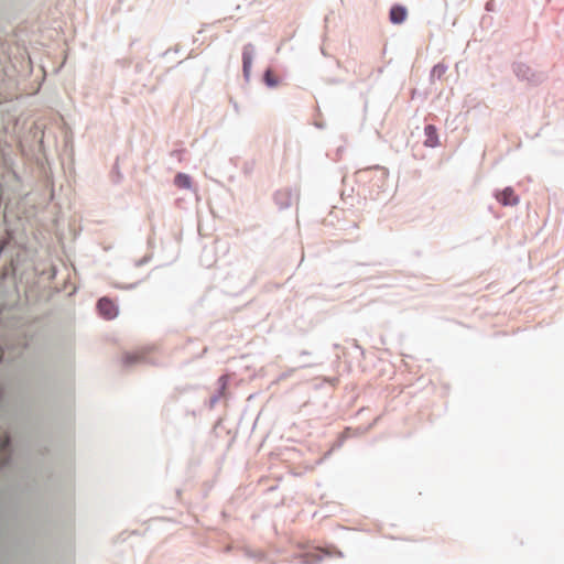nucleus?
I'll list each match as a JSON object with an SVG mask.
<instances>
[{
	"label": "nucleus",
	"mask_w": 564,
	"mask_h": 564,
	"mask_svg": "<svg viewBox=\"0 0 564 564\" xmlns=\"http://www.w3.org/2000/svg\"><path fill=\"white\" fill-rule=\"evenodd\" d=\"M375 167H377V165L360 169L355 172V181L356 183L362 185V194H365L367 185H369L371 182V178L375 173Z\"/></svg>",
	"instance_id": "f3484780"
},
{
	"label": "nucleus",
	"mask_w": 564,
	"mask_h": 564,
	"mask_svg": "<svg viewBox=\"0 0 564 564\" xmlns=\"http://www.w3.org/2000/svg\"><path fill=\"white\" fill-rule=\"evenodd\" d=\"M447 69H448V65L444 61H441V62L434 64L430 70H447Z\"/></svg>",
	"instance_id": "b1692460"
},
{
	"label": "nucleus",
	"mask_w": 564,
	"mask_h": 564,
	"mask_svg": "<svg viewBox=\"0 0 564 564\" xmlns=\"http://www.w3.org/2000/svg\"><path fill=\"white\" fill-rule=\"evenodd\" d=\"M209 389L202 384L176 386L171 392V402L181 403L183 406H194L202 403V399Z\"/></svg>",
	"instance_id": "7ed1b4c3"
},
{
	"label": "nucleus",
	"mask_w": 564,
	"mask_h": 564,
	"mask_svg": "<svg viewBox=\"0 0 564 564\" xmlns=\"http://www.w3.org/2000/svg\"><path fill=\"white\" fill-rule=\"evenodd\" d=\"M203 406L199 408V409H196L195 405L194 406H184V414L185 415H192L194 417H196L197 415H200L202 414V411H203Z\"/></svg>",
	"instance_id": "aec40b11"
},
{
	"label": "nucleus",
	"mask_w": 564,
	"mask_h": 564,
	"mask_svg": "<svg viewBox=\"0 0 564 564\" xmlns=\"http://www.w3.org/2000/svg\"><path fill=\"white\" fill-rule=\"evenodd\" d=\"M389 170L384 166L377 165L375 173L367 189L364 194L365 199L376 200L380 193L384 192L388 184Z\"/></svg>",
	"instance_id": "20e7f679"
},
{
	"label": "nucleus",
	"mask_w": 564,
	"mask_h": 564,
	"mask_svg": "<svg viewBox=\"0 0 564 564\" xmlns=\"http://www.w3.org/2000/svg\"><path fill=\"white\" fill-rule=\"evenodd\" d=\"M184 62H185V59H182V61H178L175 65L165 66L164 70L171 72V70H173V68H175L176 66L182 65Z\"/></svg>",
	"instance_id": "bb28decb"
},
{
	"label": "nucleus",
	"mask_w": 564,
	"mask_h": 564,
	"mask_svg": "<svg viewBox=\"0 0 564 564\" xmlns=\"http://www.w3.org/2000/svg\"><path fill=\"white\" fill-rule=\"evenodd\" d=\"M259 82L269 89H275L282 85L286 78V73H258Z\"/></svg>",
	"instance_id": "9d476101"
},
{
	"label": "nucleus",
	"mask_w": 564,
	"mask_h": 564,
	"mask_svg": "<svg viewBox=\"0 0 564 564\" xmlns=\"http://www.w3.org/2000/svg\"><path fill=\"white\" fill-rule=\"evenodd\" d=\"M172 50L164 51L161 55L163 58H166L171 54Z\"/></svg>",
	"instance_id": "c756f323"
},
{
	"label": "nucleus",
	"mask_w": 564,
	"mask_h": 564,
	"mask_svg": "<svg viewBox=\"0 0 564 564\" xmlns=\"http://www.w3.org/2000/svg\"><path fill=\"white\" fill-rule=\"evenodd\" d=\"M489 210L494 214V207L489 206Z\"/></svg>",
	"instance_id": "ea45409f"
},
{
	"label": "nucleus",
	"mask_w": 564,
	"mask_h": 564,
	"mask_svg": "<svg viewBox=\"0 0 564 564\" xmlns=\"http://www.w3.org/2000/svg\"><path fill=\"white\" fill-rule=\"evenodd\" d=\"M11 441L9 436H6L1 444H0V451L3 455L8 454L10 452Z\"/></svg>",
	"instance_id": "412c9836"
},
{
	"label": "nucleus",
	"mask_w": 564,
	"mask_h": 564,
	"mask_svg": "<svg viewBox=\"0 0 564 564\" xmlns=\"http://www.w3.org/2000/svg\"><path fill=\"white\" fill-rule=\"evenodd\" d=\"M216 384V389L209 395L207 394L208 392L204 394L202 399L203 408L213 410L228 392V381L224 376L218 377Z\"/></svg>",
	"instance_id": "423d86ee"
},
{
	"label": "nucleus",
	"mask_w": 564,
	"mask_h": 564,
	"mask_svg": "<svg viewBox=\"0 0 564 564\" xmlns=\"http://www.w3.org/2000/svg\"><path fill=\"white\" fill-rule=\"evenodd\" d=\"M492 196L496 200L506 207L516 206L520 202V196L516 193L512 186H506L502 189H495Z\"/></svg>",
	"instance_id": "6e6552de"
},
{
	"label": "nucleus",
	"mask_w": 564,
	"mask_h": 564,
	"mask_svg": "<svg viewBox=\"0 0 564 564\" xmlns=\"http://www.w3.org/2000/svg\"><path fill=\"white\" fill-rule=\"evenodd\" d=\"M143 366L165 367L166 358L152 345L143 344Z\"/></svg>",
	"instance_id": "0eeeda50"
},
{
	"label": "nucleus",
	"mask_w": 564,
	"mask_h": 564,
	"mask_svg": "<svg viewBox=\"0 0 564 564\" xmlns=\"http://www.w3.org/2000/svg\"><path fill=\"white\" fill-rule=\"evenodd\" d=\"M341 151H343V148H341V147H339V148L337 149V154H338V153H341Z\"/></svg>",
	"instance_id": "e433bc0d"
},
{
	"label": "nucleus",
	"mask_w": 564,
	"mask_h": 564,
	"mask_svg": "<svg viewBox=\"0 0 564 564\" xmlns=\"http://www.w3.org/2000/svg\"><path fill=\"white\" fill-rule=\"evenodd\" d=\"M262 70L269 72V70H274V69L271 65H268Z\"/></svg>",
	"instance_id": "473e14b6"
},
{
	"label": "nucleus",
	"mask_w": 564,
	"mask_h": 564,
	"mask_svg": "<svg viewBox=\"0 0 564 564\" xmlns=\"http://www.w3.org/2000/svg\"><path fill=\"white\" fill-rule=\"evenodd\" d=\"M409 17L408 7L401 2H393L388 11V20L393 25L403 24Z\"/></svg>",
	"instance_id": "1a4fd4ad"
},
{
	"label": "nucleus",
	"mask_w": 564,
	"mask_h": 564,
	"mask_svg": "<svg viewBox=\"0 0 564 564\" xmlns=\"http://www.w3.org/2000/svg\"><path fill=\"white\" fill-rule=\"evenodd\" d=\"M512 70H523V69H522L520 66H518V68H514V67H513V69H512ZM524 70L530 72V70H531V68H530L529 66H527Z\"/></svg>",
	"instance_id": "2f4dec72"
},
{
	"label": "nucleus",
	"mask_w": 564,
	"mask_h": 564,
	"mask_svg": "<svg viewBox=\"0 0 564 564\" xmlns=\"http://www.w3.org/2000/svg\"><path fill=\"white\" fill-rule=\"evenodd\" d=\"M223 433L225 435H229L231 431L229 429H225L224 426V419L218 417L216 422L213 425V429L210 431V435L215 436L216 438L223 437Z\"/></svg>",
	"instance_id": "6ab92c4d"
},
{
	"label": "nucleus",
	"mask_w": 564,
	"mask_h": 564,
	"mask_svg": "<svg viewBox=\"0 0 564 564\" xmlns=\"http://www.w3.org/2000/svg\"><path fill=\"white\" fill-rule=\"evenodd\" d=\"M256 54V46L252 43L249 42L242 46L240 70H252Z\"/></svg>",
	"instance_id": "4468645a"
},
{
	"label": "nucleus",
	"mask_w": 564,
	"mask_h": 564,
	"mask_svg": "<svg viewBox=\"0 0 564 564\" xmlns=\"http://www.w3.org/2000/svg\"><path fill=\"white\" fill-rule=\"evenodd\" d=\"M324 80L328 85H335V84L343 83V80L340 78H338V77H326V78H324Z\"/></svg>",
	"instance_id": "a878e982"
},
{
	"label": "nucleus",
	"mask_w": 564,
	"mask_h": 564,
	"mask_svg": "<svg viewBox=\"0 0 564 564\" xmlns=\"http://www.w3.org/2000/svg\"><path fill=\"white\" fill-rule=\"evenodd\" d=\"M485 10L487 12H494L496 11V1L495 0H487L485 2Z\"/></svg>",
	"instance_id": "393cba45"
},
{
	"label": "nucleus",
	"mask_w": 564,
	"mask_h": 564,
	"mask_svg": "<svg viewBox=\"0 0 564 564\" xmlns=\"http://www.w3.org/2000/svg\"><path fill=\"white\" fill-rule=\"evenodd\" d=\"M178 403L171 402V394L167 398V401L162 408V417L166 421L172 423L174 420L173 412L176 410Z\"/></svg>",
	"instance_id": "a211bd4d"
},
{
	"label": "nucleus",
	"mask_w": 564,
	"mask_h": 564,
	"mask_svg": "<svg viewBox=\"0 0 564 564\" xmlns=\"http://www.w3.org/2000/svg\"><path fill=\"white\" fill-rule=\"evenodd\" d=\"M292 189L290 187H285L282 189H278L273 194V200L279 209H286L292 205Z\"/></svg>",
	"instance_id": "2eb2a0df"
},
{
	"label": "nucleus",
	"mask_w": 564,
	"mask_h": 564,
	"mask_svg": "<svg viewBox=\"0 0 564 564\" xmlns=\"http://www.w3.org/2000/svg\"><path fill=\"white\" fill-rule=\"evenodd\" d=\"M3 464H4V465H8V464H9V457H8V458H6V460H4V463H3Z\"/></svg>",
	"instance_id": "4c0bfd02"
},
{
	"label": "nucleus",
	"mask_w": 564,
	"mask_h": 564,
	"mask_svg": "<svg viewBox=\"0 0 564 564\" xmlns=\"http://www.w3.org/2000/svg\"><path fill=\"white\" fill-rule=\"evenodd\" d=\"M175 494H176V497H177L178 499H181L182 490H181V489H176Z\"/></svg>",
	"instance_id": "72a5a7b5"
},
{
	"label": "nucleus",
	"mask_w": 564,
	"mask_h": 564,
	"mask_svg": "<svg viewBox=\"0 0 564 564\" xmlns=\"http://www.w3.org/2000/svg\"><path fill=\"white\" fill-rule=\"evenodd\" d=\"M293 557L301 564H319L327 557H344V553L334 544L322 547L312 542H306L297 547Z\"/></svg>",
	"instance_id": "f03ea898"
},
{
	"label": "nucleus",
	"mask_w": 564,
	"mask_h": 564,
	"mask_svg": "<svg viewBox=\"0 0 564 564\" xmlns=\"http://www.w3.org/2000/svg\"><path fill=\"white\" fill-rule=\"evenodd\" d=\"M253 73H242V76H243V80L246 84L249 83L251 76H252Z\"/></svg>",
	"instance_id": "cd10ccee"
},
{
	"label": "nucleus",
	"mask_w": 564,
	"mask_h": 564,
	"mask_svg": "<svg viewBox=\"0 0 564 564\" xmlns=\"http://www.w3.org/2000/svg\"><path fill=\"white\" fill-rule=\"evenodd\" d=\"M412 155L414 159H423L424 154L422 153V147L413 145L412 147Z\"/></svg>",
	"instance_id": "5701e85b"
},
{
	"label": "nucleus",
	"mask_w": 564,
	"mask_h": 564,
	"mask_svg": "<svg viewBox=\"0 0 564 564\" xmlns=\"http://www.w3.org/2000/svg\"><path fill=\"white\" fill-rule=\"evenodd\" d=\"M445 74L446 73H429L427 86L421 88V87H419V79L416 78L419 73H415V76H414V73H411L410 82L415 83V87L412 88V98H414L415 96H420L423 99H426L433 91L436 90V88H434L435 80L443 79Z\"/></svg>",
	"instance_id": "39448f33"
},
{
	"label": "nucleus",
	"mask_w": 564,
	"mask_h": 564,
	"mask_svg": "<svg viewBox=\"0 0 564 564\" xmlns=\"http://www.w3.org/2000/svg\"><path fill=\"white\" fill-rule=\"evenodd\" d=\"M234 108L238 110V105L236 102H234Z\"/></svg>",
	"instance_id": "58836bf2"
},
{
	"label": "nucleus",
	"mask_w": 564,
	"mask_h": 564,
	"mask_svg": "<svg viewBox=\"0 0 564 564\" xmlns=\"http://www.w3.org/2000/svg\"><path fill=\"white\" fill-rule=\"evenodd\" d=\"M97 308L99 314L106 319H113L119 314V308L108 297H101L98 301Z\"/></svg>",
	"instance_id": "9b49d317"
},
{
	"label": "nucleus",
	"mask_w": 564,
	"mask_h": 564,
	"mask_svg": "<svg viewBox=\"0 0 564 564\" xmlns=\"http://www.w3.org/2000/svg\"><path fill=\"white\" fill-rule=\"evenodd\" d=\"M315 127H316L317 129H321V130H322V129H325V122H323V121H321V122H315Z\"/></svg>",
	"instance_id": "c85d7f7f"
},
{
	"label": "nucleus",
	"mask_w": 564,
	"mask_h": 564,
	"mask_svg": "<svg viewBox=\"0 0 564 564\" xmlns=\"http://www.w3.org/2000/svg\"><path fill=\"white\" fill-rule=\"evenodd\" d=\"M519 82H525L529 87L539 86L546 79L545 73H514Z\"/></svg>",
	"instance_id": "dca6fc26"
},
{
	"label": "nucleus",
	"mask_w": 564,
	"mask_h": 564,
	"mask_svg": "<svg viewBox=\"0 0 564 564\" xmlns=\"http://www.w3.org/2000/svg\"><path fill=\"white\" fill-rule=\"evenodd\" d=\"M153 260L156 261V265L145 276H143V282L155 280L161 270L174 261L173 256L165 254V247L162 238H158L153 227H151L150 232L147 236V252L143 254V265Z\"/></svg>",
	"instance_id": "f257e3e1"
},
{
	"label": "nucleus",
	"mask_w": 564,
	"mask_h": 564,
	"mask_svg": "<svg viewBox=\"0 0 564 564\" xmlns=\"http://www.w3.org/2000/svg\"><path fill=\"white\" fill-rule=\"evenodd\" d=\"M173 184L178 189L197 191V184L192 175L184 172H177L174 175Z\"/></svg>",
	"instance_id": "ddd939ff"
},
{
	"label": "nucleus",
	"mask_w": 564,
	"mask_h": 564,
	"mask_svg": "<svg viewBox=\"0 0 564 564\" xmlns=\"http://www.w3.org/2000/svg\"><path fill=\"white\" fill-rule=\"evenodd\" d=\"M245 555L249 558H257V560H263L264 558V554L261 553V552H258V551H253V550H250V549H247L245 551Z\"/></svg>",
	"instance_id": "4be33fe9"
},
{
	"label": "nucleus",
	"mask_w": 564,
	"mask_h": 564,
	"mask_svg": "<svg viewBox=\"0 0 564 564\" xmlns=\"http://www.w3.org/2000/svg\"><path fill=\"white\" fill-rule=\"evenodd\" d=\"M235 440H236V436H235V435L230 437V440L228 441V444H227V448H229V447L232 445V443L235 442Z\"/></svg>",
	"instance_id": "7c9ffc66"
},
{
	"label": "nucleus",
	"mask_w": 564,
	"mask_h": 564,
	"mask_svg": "<svg viewBox=\"0 0 564 564\" xmlns=\"http://www.w3.org/2000/svg\"><path fill=\"white\" fill-rule=\"evenodd\" d=\"M423 147L434 149L441 145L438 128L435 124L425 123Z\"/></svg>",
	"instance_id": "f8f14e48"
},
{
	"label": "nucleus",
	"mask_w": 564,
	"mask_h": 564,
	"mask_svg": "<svg viewBox=\"0 0 564 564\" xmlns=\"http://www.w3.org/2000/svg\"><path fill=\"white\" fill-rule=\"evenodd\" d=\"M459 65H460V62H459V63H456V65H455V72H458V70H459Z\"/></svg>",
	"instance_id": "c9c22d12"
},
{
	"label": "nucleus",
	"mask_w": 564,
	"mask_h": 564,
	"mask_svg": "<svg viewBox=\"0 0 564 564\" xmlns=\"http://www.w3.org/2000/svg\"><path fill=\"white\" fill-rule=\"evenodd\" d=\"M356 84H357V83H355V82H350V83H349V87H350V88H357V87H356Z\"/></svg>",
	"instance_id": "f704fd0d"
}]
</instances>
